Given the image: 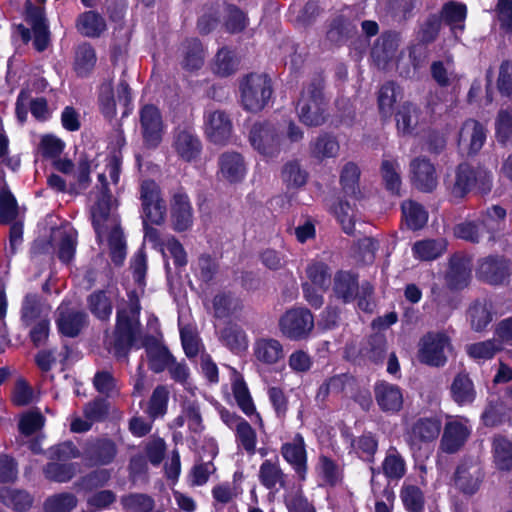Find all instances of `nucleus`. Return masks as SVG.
I'll return each instance as SVG.
<instances>
[{"mask_svg": "<svg viewBox=\"0 0 512 512\" xmlns=\"http://www.w3.org/2000/svg\"><path fill=\"white\" fill-rule=\"evenodd\" d=\"M325 76L323 71H315L309 83L301 91L297 103L299 120L308 127L323 125L328 117V101L324 95Z\"/></svg>", "mask_w": 512, "mask_h": 512, "instance_id": "f257e3e1", "label": "nucleus"}, {"mask_svg": "<svg viewBox=\"0 0 512 512\" xmlns=\"http://www.w3.org/2000/svg\"><path fill=\"white\" fill-rule=\"evenodd\" d=\"M475 187L481 195H488L493 187L492 173L467 162L459 163L455 169L454 182L449 187L450 196L459 202Z\"/></svg>", "mask_w": 512, "mask_h": 512, "instance_id": "f03ea898", "label": "nucleus"}, {"mask_svg": "<svg viewBox=\"0 0 512 512\" xmlns=\"http://www.w3.org/2000/svg\"><path fill=\"white\" fill-rule=\"evenodd\" d=\"M453 350L452 340L446 331H428L420 338L417 358L428 367L442 368L448 363Z\"/></svg>", "mask_w": 512, "mask_h": 512, "instance_id": "7ed1b4c3", "label": "nucleus"}, {"mask_svg": "<svg viewBox=\"0 0 512 512\" xmlns=\"http://www.w3.org/2000/svg\"><path fill=\"white\" fill-rule=\"evenodd\" d=\"M243 109L258 113L268 104L272 93V81L266 74L249 73L239 84Z\"/></svg>", "mask_w": 512, "mask_h": 512, "instance_id": "20e7f679", "label": "nucleus"}, {"mask_svg": "<svg viewBox=\"0 0 512 512\" xmlns=\"http://www.w3.org/2000/svg\"><path fill=\"white\" fill-rule=\"evenodd\" d=\"M314 326V316L306 307L287 309L278 320L282 336L290 341L306 340L311 335Z\"/></svg>", "mask_w": 512, "mask_h": 512, "instance_id": "39448f33", "label": "nucleus"}, {"mask_svg": "<svg viewBox=\"0 0 512 512\" xmlns=\"http://www.w3.org/2000/svg\"><path fill=\"white\" fill-rule=\"evenodd\" d=\"M139 199L141 201V218L150 220L152 224H163L167 206L162 197L161 188L155 180L148 178L140 182Z\"/></svg>", "mask_w": 512, "mask_h": 512, "instance_id": "423d86ee", "label": "nucleus"}, {"mask_svg": "<svg viewBox=\"0 0 512 512\" xmlns=\"http://www.w3.org/2000/svg\"><path fill=\"white\" fill-rule=\"evenodd\" d=\"M140 322L134 320L127 310L118 309L114 328L113 353L120 359H127L128 355L137 341Z\"/></svg>", "mask_w": 512, "mask_h": 512, "instance_id": "0eeeda50", "label": "nucleus"}, {"mask_svg": "<svg viewBox=\"0 0 512 512\" xmlns=\"http://www.w3.org/2000/svg\"><path fill=\"white\" fill-rule=\"evenodd\" d=\"M141 134L146 148H157L163 138L164 124L159 108L145 104L139 111Z\"/></svg>", "mask_w": 512, "mask_h": 512, "instance_id": "6e6552de", "label": "nucleus"}, {"mask_svg": "<svg viewBox=\"0 0 512 512\" xmlns=\"http://www.w3.org/2000/svg\"><path fill=\"white\" fill-rule=\"evenodd\" d=\"M485 479V471L481 465L472 460L459 463L453 474L455 488L464 496L475 495Z\"/></svg>", "mask_w": 512, "mask_h": 512, "instance_id": "1a4fd4ad", "label": "nucleus"}, {"mask_svg": "<svg viewBox=\"0 0 512 512\" xmlns=\"http://www.w3.org/2000/svg\"><path fill=\"white\" fill-rule=\"evenodd\" d=\"M280 454L295 472L299 481H306L308 474V453L305 439L296 433L292 441L282 443Z\"/></svg>", "mask_w": 512, "mask_h": 512, "instance_id": "9d476101", "label": "nucleus"}, {"mask_svg": "<svg viewBox=\"0 0 512 512\" xmlns=\"http://www.w3.org/2000/svg\"><path fill=\"white\" fill-rule=\"evenodd\" d=\"M249 141L262 155L274 156L279 152L280 136L274 124L269 121L255 122L250 129Z\"/></svg>", "mask_w": 512, "mask_h": 512, "instance_id": "9b49d317", "label": "nucleus"}, {"mask_svg": "<svg viewBox=\"0 0 512 512\" xmlns=\"http://www.w3.org/2000/svg\"><path fill=\"white\" fill-rule=\"evenodd\" d=\"M117 453V445L112 439L96 437L85 443L82 458L90 467L106 466L114 462Z\"/></svg>", "mask_w": 512, "mask_h": 512, "instance_id": "f8f14e48", "label": "nucleus"}, {"mask_svg": "<svg viewBox=\"0 0 512 512\" xmlns=\"http://www.w3.org/2000/svg\"><path fill=\"white\" fill-rule=\"evenodd\" d=\"M373 393L379 410L387 415L398 414L404 406V390L397 384L377 380Z\"/></svg>", "mask_w": 512, "mask_h": 512, "instance_id": "ddd939ff", "label": "nucleus"}, {"mask_svg": "<svg viewBox=\"0 0 512 512\" xmlns=\"http://www.w3.org/2000/svg\"><path fill=\"white\" fill-rule=\"evenodd\" d=\"M477 278L489 285H502L511 275L510 261L502 255H489L479 260Z\"/></svg>", "mask_w": 512, "mask_h": 512, "instance_id": "4468645a", "label": "nucleus"}, {"mask_svg": "<svg viewBox=\"0 0 512 512\" xmlns=\"http://www.w3.org/2000/svg\"><path fill=\"white\" fill-rule=\"evenodd\" d=\"M146 352L148 368L156 374L162 373L171 364H175V357L168 347L160 342L154 335L144 336L141 345Z\"/></svg>", "mask_w": 512, "mask_h": 512, "instance_id": "2eb2a0df", "label": "nucleus"}, {"mask_svg": "<svg viewBox=\"0 0 512 512\" xmlns=\"http://www.w3.org/2000/svg\"><path fill=\"white\" fill-rule=\"evenodd\" d=\"M205 133L210 142L224 145L232 134V121L225 111L216 110L204 115Z\"/></svg>", "mask_w": 512, "mask_h": 512, "instance_id": "dca6fc26", "label": "nucleus"}, {"mask_svg": "<svg viewBox=\"0 0 512 512\" xmlns=\"http://www.w3.org/2000/svg\"><path fill=\"white\" fill-rule=\"evenodd\" d=\"M413 186L425 193L432 192L437 186L436 169L427 157H416L410 163Z\"/></svg>", "mask_w": 512, "mask_h": 512, "instance_id": "f3484780", "label": "nucleus"}, {"mask_svg": "<svg viewBox=\"0 0 512 512\" xmlns=\"http://www.w3.org/2000/svg\"><path fill=\"white\" fill-rule=\"evenodd\" d=\"M399 46V34L395 31H384L374 41L370 56L378 68H385L393 60Z\"/></svg>", "mask_w": 512, "mask_h": 512, "instance_id": "a211bd4d", "label": "nucleus"}, {"mask_svg": "<svg viewBox=\"0 0 512 512\" xmlns=\"http://www.w3.org/2000/svg\"><path fill=\"white\" fill-rule=\"evenodd\" d=\"M487 139L486 127L476 119H467L459 132V144L467 145V154L474 156L484 146Z\"/></svg>", "mask_w": 512, "mask_h": 512, "instance_id": "6ab92c4d", "label": "nucleus"}, {"mask_svg": "<svg viewBox=\"0 0 512 512\" xmlns=\"http://www.w3.org/2000/svg\"><path fill=\"white\" fill-rule=\"evenodd\" d=\"M359 275L353 271L338 270L333 277L334 296L344 304L352 303L358 296Z\"/></svg>", "mask_w": 512, "mask_h": 512, "instance_id": "aec40b11", "label": "nucleus"}, {"mask_svg": "<svg viewBox=\"0 0 512 512\" xmlns=\"http://www.w3.org/2000/svg\"><path fill=\"white\" fill-rule=\"evenodd\" d=\"M171 219L176 232L187 231L193 223V210L188 195L178 191L173 195L171 203Z\"/></svg>", "mask_w": 512, "mask_h": 512, "instance_id": "412c9836", "label": "nucleus"}, {"mask_svg": "<svg viewBox=\"0 0 512 512\" xmlns=\"http://www.w3.org/2000/svg\"><path fill=\"white\" fill-rule=\"evenodd\" d=\"M173 147L177 155L185 162L195 161L202 152L200 138L190 129H182L176 132Z\"/></svg>", "mask_w": 512, "mask_h": 512, "instance_id": "4be33fe9", "label": "nucleus"}, {"mask_svg": "<svg viewBox=\"0 0 512 512\" xmlns=\"http://www.w3.org/2000/svg\"><path fill=\"white\" fill-rule=\"evenodd\" d=\"M219 173L221 177L230 184L243 181L246 175V164L244 157L235 151L224 152L219 157Z\"/></svg>", "mask_w": 512, "mask_h": 512, "instance_id": "5701e85b", "label": "nucleus"}, {"mask_svg": "<svg viewBox=\"0 0 512 512\" xmlns=\"http://www.w3.org/2000/svg\"><path fill=\"white\" fill-rule=\"evenodd\" d=\"M422 114L420 107L410 101L403 102L395 112L396 129L400 136L417 134L419 118Z\"/></svg>", "mask_w": 512, "mask_h": 512, "instance_id": "b1692460", "label": "nucleus"}, {"mask_svg": "<svg viewBox=\"0 0 512 512\" xmlns=\"http://www.w3.org/2000/svg\"><path fill=\"white\" fill-rule=\"evenodd\" d=\"M356 34L357 26L355 23L350 18L340 14L334 17L328 24L326 40L334 46L341 47Z\"/></svg>", "mask_w": 512, "mask_h": 512, "instance_id": "393cba45", "label": "nucleus"}, {"mask_svg": "<svg viewBox=\"0 0 512 512\" xmlns=\"http://www.w3.org/2000/svg\"><path fill=\"white\" fill-rule=\"evenodd\" d=\"M449 390L451 399L458 406L473 404L477 396L474 382L465 370L458 372L454 376Z\"/></svg>", "mask_w": 512, "mask_h": 512, "instance_id": "a878e982", "label": "nucleus"}, {"mask_svg": "<svg viewBox=\"0 0 512 512\" xmlns=\"http://www.w3.org/2000/svg\"><path fill=\"white\" fill-rule=\"evenodd\" d=\"M441 428L439 417H420L411 425L409 436L414 443H430L438 438Z\"/></svg>", "mask_w": 512, "mask_h": 512, "instance_id": "bb28decb", "label": "nucleus"}, {"mask_svg": "<svg viewBox=\"0 0 512 512\" xmlns=\"http://www.w3.org/2000/svg\"><path fill=\"white\" fill-rule=\"evenodd\" d=\"M470 435L468 427L459 421H449L444 426L441 448L448 454L458 452Z\"/></svg>", "mask_w": 512, "mask_h": 512, "instance_id": "cd10ccee", "label": "nucleus"}, {"mask_svg": "<svg viewBox=\"0 0 512 512\" xmlns=\"http://www.w3.org/2000/svg\"><path fill=\"white\" fill-rule=\"evenodd\" d=\"M87 323V314L81 310L60 311L56 318V326L61 336L76 338Z\"/></svg>", "mask_w": 512, "mask_h": 512, "instance_id": "c85d7f7f", "label": "nucleus"}, {"mask_svg": "<svg viewBox=\"0 0 512 512\" xmlns=\"http://www.w3.org/2000/svg\"><path fill=\"white\" fill-rule=\"evenodd\" d=\"M96 63V50L90 42L84 41L75 47L73 71L78 78L89 77L95 69Z\"/></svg>", "mask_w": 512, "mask_h": 512, "instance_id": "c756f323", "label": "nucleus"}, {"mask_svg": "<svg viewBox=\"0 0 512 512\" xmlns=\"http://www.w3.org/2000/svg\"><path fill=\"white\" fill-rule=\"evenodd\" d=\"M75 27L80 35L87 38H99L106 30L104 17L95 10L80 13L75 21Z\"/></svg>", "mask_w": 512, "mask_h": 512, "instance_id": "7c9ffc66", "label": "nucleus"}, {"mask_svg": "<svg viewBox=\"0 0 512 512\" xmlns=\"http://www.w3.org/2000/svg\"><path fill=\"white\" fill-rule=\"evenodd\" d=\"M471 328L476 332L484 331L493 320V304L490 300L476 299L468 308Z\"/></svg>", "mask_w": 512, "mask_h": 512, "instance_id": "2f4dec72", "label": "nucleus"}, {"mask_svg": "<svg viewBox=\"0 0 512 512\" xmlns=\"http://www.w3.org/2000/svg\"><path fill=\"white\" fill-rule=\"evenodd\" d=\"M255 358L266 365L276 364L284 358L283 346L279 340L274 338H261L254 343Z\"/></svg>", "mask_w": 512, "mask_h": 512, "instance_id": "473e14b6", "label": "nucleus"}, {"mask_svg": "<svg viewBox=\"0 0 512 512\" xmlns=\"http://www.w3.org/2000/svg\"><path fill=\"white\" fill-rule=\"evenodd\" d=\"M401 213L402 221L411 231L421 230L428 222V211L422 204L414 200L404 201L401 204Z\"/></svg>", "mask_w": 512, "mask_h": 512, "instance_id": "72a5a7b5", "label": "nucleus"}, {"mask_svg": "<svg viewBox=\"0 0 512 512\" xmlns=\"http://www.w3.org/2000/svg\"><path fill=\"white\" fill-rule=\"evenodd\" d=\"M233 397L239 409L248 417L255 415L259 422H262L261 415L256 411V407L249 388L241 375H238L232 382Z\"/></svg>", "mask_w": 512, "mask_h": 512, "instance_id": "f704fd0d", "label": "nucleus"}, {"mask_svg": "<svg viewBox=\"0 0 512 512\" xmlns=\"http://www.w3.org/2000/svg\"><path fill=\"white\" fill-rule=\"evenodd\" d=\"M470 277L471 270L467 261L463 257L453 256L446 276L448 287L452 290L463 289L469 284Z\"/></svg>", "mask_w": 512, "mask_h": 512, "instance_id": "c9c22d12", "label": "nucleus"}, {"mask_svg": "<svg viewBox=\"0 0 512 512\" xmlns=\"http://www.w3.org/2000/svg\"><path fill=\"white\" fill-rule=\"evenodd\" d=\"M467 14L468 10L465 3L450 0L443 4L438 15L441 17V22L443 21L452 29L463 30Z\"/></svg>", "mask_w": 512, "mask_h": 512, "instance_id": "e433bc0d", "label": "nucleus"}, {"mask_svg": "<svg viewBox=\"0 0 512 512\" xmlns=\"http://www.w3.org/2000/svg\"><path fill=\"white\" fill-rule=\"evenodd\" d=\"M361 171L354 162H347L340 173V185L345 197L359 199L361 195L359 181Z\"/></svg>", "mask_w": 512, "mask_h": 512, "instance_id": "4c0bfd02", "label": "nucleus"}, {"mask_svg": "<svg viewBox=\"0 0 512 512\" xmlns=\"http://www.w3.org/2000/svg\"><path fill=\"white\" fill-rule=\"evenodd\" d=\"M87 307L91 314L100 321H108L113 312V303L107 291L98 289L87 297Z\"/></svg>", "mask_w": 512, "mask_h": 512, "instance_id": "58836bf2", "label": "nucleus"}, {"mask_svg": "<svg viewBox=\"0 0 512 512\" xmlns=\"http://www.w3.org/2000/svg\"><path fill=\"white\" fill-rule=\"evenodd\" d=\"M400 87L394 81H387L380 87L377 96L379 114L383 121L391 118Z\"/></svg>", "mask_w": 512, "mask_h": 512, "instance_id": "ea45409f", "label": "nucleus"}, {"mask_svg": "<svg viewBox=\"0 0 512 512\" xmlns=\"http://www.w3.org/2000/svg\"><path fill=\"white\" fill-rule=\"evenodd\" d=\"M112 194H100L91 209L92 226L98 238L105 232V223L111 215Z\"/></svg>", "mask_w": 512, "mask_h": 512, "instance_id": "a19ab883", "label": "nucleus"}, {"mask_svg": "<svg viewBox=\"0 0 512 512\" xmlns=\"http://www.w3.org/2000/svg\"><path fill=\"white\" fill-rule=\"evenodd\" d=\"M109 256L111 262L120 267L124 264L127 255V244L120 224H115L108 235Z\"/></svg>", "mask_w": 512, "mask_h": 512, "instance_id": "79ce46f5", "label": "nucleus"}, {"mask_svg": "<svg viewBox=\"0 0 512 512\" xmlns=\"http://www.w3.org/2000/svg\"><path fill=\"white\" fill-rule=\"evenodd\" d=\"M387 352V340L383 334L370 335L360 348V354L374 364L383 363Z\"/></svg>", "mask_w": 512, "mask_h": 512, "instance_id": "37998d69", "label": "nucleus"}, {"mask_svg": "<svg viewBox=\"0 0 512 512\" xmlns=\"http://www.w3.org/2000/svg\"><path fill=\"white\" fill-rule=\"evenodd\" d=\"M351 445L358 458L367 463L374 462L378 451V438L375 433L365 431L360 436L354 438Z\"/></svg>", "mask_w": 512, "mask_h": 512, "instance_id": "c03bdc74", "label": "nucleus"}, {"mask_svg": "<svg viewBox=\"0 0 512 512\" xmlns=\"http://www.w3.org/2000/svg\"><path fill=\"white\" fill-rule=\"evenodd\" d=\"M259 481L266 489L272 490L277 484L281 487L285 486V474L279 466L278 458L272 462L266 459L259 468Z\"/></svg>", "mask_w": 512, "mask_h": 512, "instance_id": "a18cd8bd", "label": "nucleus"}, {"mask_svg": "<svg viewBox=\"0 0 512 512\" xmlns=\"http://www.w3.org/2000/svg\"><path fill=\"white\" fill-rule=\"evenodd\" d=\"M111 477L110 469L97 468L81 476L75 483V486L80 491L93 492L105 487L111 480Z\"/></svg>", "mask_w": 512, "mask_h": 512, "instance_id": "49530a36", "label": "nucleus"}, {"mask_svg": "<svg viewBox=\"0 0 512 512\" xmlns=\"http://www.w3.org/2000/svg\"><path fill=\"white\" fill-rule=\"evenodd\" d=\"M204 64V49L198 38L187 39L184 43L182 67L187 71H197Z\"/></svg>", "mask_w": 512, "mask_h": 512, "instance_id": "de8ad7c7", "label": "nucleus"}, {"mask_svg": "<svg viewBox=\"0 0 512 512\" xmlns=\"http://www.w3.org/2000/svg\"><path fill=\"white\" fill-rule=\"evenodd\" d=\"M492 450L496 467L501 471L512 470V442L503 435H496Z\"/></svg>", "mask_w": 512, "mask_h": 512, "instance_id": "09e8293b", "label": "nucleus"}, {"mask_svg": "<svg viewBox=\"0 0 512 512\" xmlns=\"http://www.w3.org/2000/svg\"><path fill=\"white\" fill-rule=\"evenodd\" d=\"M338 151L339 143L337 139L329 133L320 134L310 143V154L313 158L318 160L335 157Z\"/></svg>", "mask_w": 512, "mask_h": 512, "instance_id": "8fccbe9b", "label": "nucleus"}, {"mask_svg": "<svg viewBox=\"0 0 512 512\" xmlns=\"http://www.w3.org/2000/svg\"><path fill=\"white\" fill-rule=\"evenodd\" d=\"M509 408L500 398L488 400L481 415V420L486 427H496L503 424L508 417Z\"/></svg>", "mask_w": 512, "mask_h": 512, "instance_id": "3c124183", "label": "nucleus"}, {"mask_svg": "<svg viewBox=\"0 0 512 512\" xmlns=\"http://www.w3.org/2000/svg\"><path fill=\"white\" fill-rule=\"evenodd\" d=\"M1 501L17 512H27L31 509L34 498L25 490L6 488L1 492Z\"/></svg>", "mask_w": 512, "mask_h": 512, "instance_id": "603ef678", "label": "nucleus"}, {"mask_svg": "<svg viewBox=\"0 0 512 512\" xmlns=\"http://www.w3.org/2000/svg\"><path fill=\"white\" fill-rule=\"evenodd\" d=\"M446 250V243L442 239H424L414 243L412 247L415 258L422 261H431L440 257Z\"/></svg>", "mask_w": 512, "mask_h": 512, "instance_id": "864d4df0", "label": "nucleus"}, {"mask_svg": "<svg viewBox=\"0 0 512 512\" xmlns=\"http://www.w3.org/2000/svg\"><path fill=\"white\" fill-rule=\"evenodd\" d=\"M223 344L233 353L245 351L248 347L247 335L237 324H230L221 331Z\"/></svg>", "mask_w": 512, "mask_h": 512, "instance_id": "5fc2aeb1", "label": "nucleus"}, {"mask_svg": "<svg viewBox=\"0 0 512 512\" xmlns=\"http://www.w3.org/2000/svg\"><path fill=\"white\" fill-rule=\"evenodd\" d=\"M382 471L386 478L399 480L406 473L404 458L395 447H390L382 462Z\"/></svg>", "mask_w": 512, "mask_h": 512, "instance_id": "6e6d98bb", "label": "nucleus"}, {"mask_svg": "<svg viewBox=\"0 0 512 512\" xmlns=\"http://www.w3.org/2000/svg\"><path fill=\"white\" fill-rule=\"evenodd\" d=\"M214 315L218 319H223L231 316L234 311L242 308L241 300L235 298L232 292H219L212 301Z\"/></svg>", "mask_w": 512, "mask_h": 512, "instance_id": "4d7b16f0", "label": "nucleus"}, {"mask_svg": "<svg viewBox=\"0 0 512 512\" xmlns=\"http://www.w3.org/2000/svg\"><path fill=\"white\" fill-rule=\"evenodd\" d=\"M400 498L408 512H423L425 508V495L420 487L413 484H404L400 490Z\"/></svg>", "mask_w": 512, "mask_h": 512, "instance_id": "13d9d810", "label": "nucleus"}, {"mask_svg": "<svg viewBox=\"0 0 512 512\" xmlns=\"http://www.w3.org/2000/svg\"><path fill=\"white\" fill-rule=\"evenodd\" d=\"M239 61L234 51L227 47L218 50L214 58L213 71L221 77H228L237 71Z\"/></svg>", "mask_w": 512, "mask_h": 512, "instance_id": "bf43d9fd", "label": "nucleus"}, {"mask_svg": "<svg viewBox=\"0 0 512 512\" xmlns=\"http://www.w3.org/2000/svg\"><path fill=\"white\" fill-rule=\"evenodd\" d=\"M399 164L395 160H383L380 167L381 177L385 189L392 195H400L401 176L398 171Z\"/></svg>", "mask_w": 512, "mask_h": 512, "instance_id": "052dcab7", "label": "nucleus"}, {"mask_svg": "<svg viewBox=\"0 0 512 512\" xmlns=\"http://www.w3.org/2000/svg\"><path fill=\"white\" fill-rule=\"evenodd\" d=\"M441 24V17L438 14H429L419 25L416 33L417 42L424 45L433 43L439 36Z\"/></svg>", "mask_w": 512, "mask_h": 512, "instance_id": "680f3d73", "label": "nucleus"}, {"mask_svg": "<svg viewBox=\"0 0 512 512\" xmlns=\"http://www.w3.org/2000/svg\"><path fill=\"white\" fill-rule=\"evenodd\" d=\"M486 228L485 220L478 221L466 220L454 226V236L458 239L476 244L480 242L482 230Z\"/></svg>", "mask_w": 512, "mask_h": 512, "instance_id": "e2e57ef3", "label": "nucleus"}, {"mask_svg": "<svg viewBox=\"0 0 512 512\" xmlns=\"http://www.w3.org/2000/svg\"><path fill=\"white\" fill-rule=\"evenodd\" d=\"M317 469L325 484L330 487H335L342 478L339 465L329 456L323 454L319 456Z\"/></svg>", "mask_w": 512, "mask_h": 512, "instance_id": "0e129e2a", "label": "nucleus"}, {"mask_svg": "<svg viewBox=\"0 0 512 512\" xmlns=\"http://www.w3.org/2000/svg\"><path fill=\"white\" fill-rule=\"evenodd\" d=\"M77 498L70 492L49 496L44 502L45 512H71L77 506Z\"/></svg>", "mask_w": 512, "mask_h": 512, "instance_id": "69168bd1", "label": "nucleus"}, {"mask_svg": "<svg viewBox=\"0 0 512 512\" xmlns=\"http://www.w3.org/2000/svg\"><path fill=\"white\" fill-rule=\"evenodd\" d=\"M306 274L311 283L317 288L326 291L331 282V273L329 266L317 261L309 264L306 268Z\"/></svg>", "mask_w": 512, "mask_h": 512, "instance_id": "338daca9", "label": "nucleus"}, {"mask_svg": "<svg viewBox=\"0 0 512 512\" xmlns=\"http://www.w3.org/2000/svg\"><path fill=\"white\" fill-rule=\"evenodd\" d=\"M495 137L499 144L506 145L512 139V110L500 109L495 119Z\"/></svg>", "mask_w": 512, "mask_h": 512, "instance_id": "774afa93", "label": "nucleus"}]
</instances>
